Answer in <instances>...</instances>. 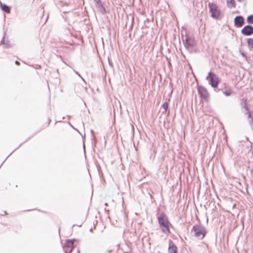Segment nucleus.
<instances>
[{
  "label": "nucleus",
  "instance_id": "obj_1",
  "mask_svg": "<svg viewBox=\"0 0 253 253\" xmlns=\"http://www.w3.org/2000/svg\"><path fill=\"white\" fill-rule=\"evenodd\" d=\"M158 223L162 232L166 234H169L170 233L169 226L172 225L169 222L168 216L165 212H161L157 216Z\"/></svg>",
  "mask_w": 253,
  "mask_h": 253
},
{
  "label": "nucleus",
  "instance_id": "obj_22",
  "mask_svg": "<svg viewBox=\"0 0 253 253\" xmlns=\"http://www.w3.org/2000/svg\"><path fill=\"white\" fill-rule=\"evenodd\" d=\"M74 71L75 72V73L79 76L80 77L82 80L84 82H85V80L84 79V78L81 76V75L79 73V72L76 71L75 70H74Z\"/></svg>",
  "mask_w": 253,
  "mask_h": 253
},
{
  "label": "nucleus",
  "instance_id": "obj_9",
  "mask_svg": "<svg viewBox=\"0 0 253 253\" xmlns=\"http://www.w3.org/2000/svg\"><path fill=\"white\" fill-rule=\"evenodd\" d=\"M241 32L245 36H250L253 34V27L250 25H246L241 30Z\"/></svg>",
  "mask_w": 253,
  "mask_h": 253
},
{
  "label": "nucleus",
  "instance_id": "obj_30",
  "mask_svg": "<svg viewBox=\"0 0 253 253\" xmlns=\"http://www.w3.org/2000/svg\"><path fill=\"white\" fill-rule=\"evenodd\" d=\"M77 253H80V251H79V249H78V251H77Z\"/></svg>",
  "mask_w": 253,
  "mask_h": 253
},
{
  "label": "nucleus",
  "instance_id": "obj_11",
  "mask_svg": "<svg viewBox=\"0 0 253 253\" xmlns=\"http://www.w3.org/2000/svg\"><path fill=\"white\" fill-rule=\"evenodd\" d=\"M240 106L242 108L245 109L246 111H248L249 108L247 106V99L246 98H243L241 99Z\"/></svg>",
  "mask_w": 253,
  "mask_h": 253
},
{
  "label": "nucleus",
  "instance_id": "obj_19",
  "mask_svg": "<svg viewBox=\"0 0 253 253\" xmlns=\"http://www.w3.org/2000/svg\"><path fill=\"white\" fill-rule=\"evenodd\" d=\"M98 8H99V11L102 14H104L106 13V11L103 5H102V6H100Z\"/></svg>",
  "mask_w": 253,
  "mask_h": 253
},
{
  "label": "nucleus",
  "instance_id": "obj_33",
  "mask_svg": "<svg viewBox=\"0 0 253 253\" xmlns=\"http://www.w3.org/2000/svg\"><path fill=\"white\" fill-rule=\"evenodd\" d=\"M246 139H247V140H248V139H249L248 137H246Z\"/></svg>",
  "mask_w": 253,
  "mask_h": 253
},
{
  "label": "nucleus",
  "instance_id": "obj_3",
  "mask_svg": "<svg viewBox=\"0 0 253 253\" xmlns=\"http://www.w3.org/2000/svg\"><path fill=\"white\" fill-rule=\"evenodd\" d=\"M209 11L211 13V17L215 19H218L221 15V11L218 8L217 4L215 3L209 2L208 3Z\"/></svg>",
  "mask_w": 253,
  "mask_h": 253
},
{
  "label": "nucleus",
  "instance_id": "obj_10",
  "mask_svg": "<svg viewBox=\"0 0 253 253\" xmlns=\"http://www.w3.org/2000/svg\"><path fill=\"white\" fill-rule=\"evenodd\" d=\"M169 253H177V248L172 241L169 240Z\"/></svg>",
  "mask_w": 253,
  "mask_h": 253
},
{
  "label": "nucleus",
  "instance_id": "obj_7",
  "mask_svg": "<svg viewBox=\"0 0 253 253\" xmlns=\"http://www.w3.org/2000/svg\"><path fill=\"white\" fill-rule=\"evenodd\" d=\"M183 44L187 48H192L195 46V41L194 39L188 35L185 36V39L183 40Z\"/></svg>",
  "mask_w": 253,
  "mask_h": 253
},
{
  "label": "nucleus",
  "instance_id": "obj_15",
  "mask_svg": "<svg viewBox=\"0 0 253 253\" xmlns=\"http://www.w3.org/2000/svg\"><path fill=\"white\" fill-rule=\"evenodd\" d=\"M247 22L249 24H253V14L250 15L247 17Z\"/></svg>",
  "mask_w": 253,
  "mask_h": 253
},
{
  "label": "nucleus",
  "instance_id": "obj_4",
  "mask_svg": "<svg viewBox=\"0 0 253 253\" xmlns=\"http://www.w3.org/2000/svg\"><path fill=\"white\" fill-rule=\"evenodd\" d=\"M206 79L209 81V84L213 88L216 87L219 83V79L217 76L213 72L210 71Z\"/></svg>",
  "mask_w": 253,
  "mask_h": 253
},
{
  "label": "nucleus",
  "instance_id": "obj_8",
  "mask_svg": "<svg viewBox=\"0 0 253 253\" xmlns=\"http://www.w3.org/2000/svg\"><path fill=\"white\" fill-rule=\"evenodd\" d=\"M234 26L237 28L242 27L245 23V20L243 16H236L234 19Z\"/></svg>",
  "mask_w": 253,
  "mask_h": 253
},
{
  "label": "nucleus",
  "instance_id": "obj_24",
  "mask_svg": "<svg viewBox=\"0 0 253 253\" xmlns=\"http://www.w3.org/2000/svg\"><path fill=\"white\" fill-rule=\"evenodd\" d=\"M15 64L17 65H20V62H18V61H15Z\"/></svg>",
  "mask_w": 253,
  "mask_h": 253
},
{
  "label": "nucleus",
  "instance_id": "obj_31",
  "mask_svg": "<svg viewBox=\"0 0 253 253\" xmlns=\"http://www.w3.org/2000/svg\"><path fill=\"white\" fill-rule=\"evenodd\" d=\"M242 55L243 56H245V55H244V53H242Z\"/></svg>",
  "mask_w": 253,
  "mask_h": 253
},
{
  "label": "nucleus",
  "instance_id": "obj_14",
  "mask_svg": "<svg viewBox=\"0 0 253 253\" xmlns=\"http://www.w3.org/2000/svg\"><path fill=\"white\" fill-rule=\"evenodd\" d=\"M247 43L250 50L253 49V39L249 38L248 40Z\"/></svg>",
  "mask_w": 253,
  "mask_h": 253
},
{
  "label": "nucleus",
  "instance_id": "obj_21",
  "mask_svg": "<svg viewBox=\"0 0 253 253\" xmlns=\"http://www.w3.org/2000/svg\"><path fill=\"white\" fill-rule=\"evenodd\" d=\"M249 124L250 126H251L252 129L253 130V117L251 118L250 120H249Z\"/></svg>",
  "mask_w": 253,
  "mask_h": 253
},
{
  "label": "nucleus",
  "instance_id": "obj_27",
  "mask_svg": "<svg viewBox=\"0 0 253 253\" xmlns=\"http://www.w3.org/2000/svg\"><path fill=\"white\" fill-rule=\"evenodd\" d=\"M90 232H92V231H93V229L92 228H91L89 230Z\"/></svg>",
  "mask_w": 253,
  "mask_h": 253
},
{
  "label": "nucleus",
  "instance_id": "obj_5",
  "mask_svg": "<svg viewBox=\"0 0 253 253\" xmlns=\"http://www.w3.org/2000/svg\"><path fill=\"white\" fill-rule=\"evenodd\" d=\"M198 93L200 97L204 99L205 101H208L209 98V94L207 89L203 86L200 85L198 86Z\"/></svg>",
  "mask_w": 253,
  "mask_h": 253
},
{
  "label": "nucleus",
  "instance_id": "obj_6",
  "mask_svg": "<svg viewBox=\"0 0 253 253\" xmlns=\"http://www.w3.org/2000/svg\"><path fill=\"white\" fill-rule=\"evenodd\" d=\"M76 239L67 240L63 246L65 253H71L74 248V243Z\"/></svg>",
  "mask_w": 253,
  "mask_h": 253
},
{
  "label": "nucleus",
  "instance_id": "obj_23",
  "mask_svg": "<svg viewBox=\"0 0 253 253\" xmlns=\"http://www.w3.org/2000/svg\"><path fill=\"white\" fill-rule=\"evenodd\" d=\"M4 37H3L1 42H0V43H4Z\"/></svg>",
  "mask_w": 253,
  "mask_h": 253
},
{
  "label": "nucleus",
  "instance_id": "obj_13",
  "mask_svg": "<svg viewBox=\"0 0 253 253\" xmlns=\"http://www.w3.org/2000/svg\"><path fill=\"white\" fill-rule=\"evenodd\" d=\"M227 5L229 8L235 7L236 5L235 0H227Z\"/></svg>",
  "mask_w": 253,
  "mask_h": 253
},
{
  "label": "nucleus",
  "instance_id": "obj_34",
  "mask_svg": "<svg viewBox=\"0 0 253 253\" xmlns=\"http://www.w3.org/2000/svg\"><path fill=\"white\" fill-rule=\"evenodd\" d=\"M105 205L106 206H107V205H108V204H107V203H105Z\"/></svg>",
  "mask_w": 253,
  "mask_h": 253
},
{
  "label": "nucleus",
  "instance_id": "obj_16",
  "mask_svg": "<svg viewBox=\"0 0 253 253\" xmlns=\"http://www.w3.org/2000/svg\"><path fill=\"white\" fill-rule=\"evenodd\" d=\"M169 103L167 102H165L162 105V107L164 110V111H163V113H166L168 109Z\"/></svg>",
  "mask_w": 253,
  "mask_h": 253
},
{
  "label": "nucleus",
  "instance_id": "obj_25",
  "mask_svg": "<svg viewBox=\"0 0 253 253\" xmlns=\"http://www.w3.org/2000/svg\"><path fill=\"white\" fill-rule=\"evenodd\" d=\"M239 12H239V11H238V10H236V11H235V12H234L233 13H239Z\"/></svg>",
  "mask_w": 253,
  "mask_h": 253
},
{
  "label": "nucleus",
  "instance_id": "obj_35",
  "mask_svg": "<svg viewBox=\"0 0 253 253\" xmlns=\"http://www.w3.org/2000/svg\"><path fill=\"white\" fill-rule=\"evenodd\" d=\"M130 252H126V253H129Z\"/></svg>",
  "mask_w": 253,
  "mask_h": 253
},
{
  "label": "nucleus",
  "instance_id": "obj_29",
  "mask_svg": "<svg viewBox=\"0 0 253 253\" xmlns=\"http://www.w3.org/2000/svg\"><path fill=\"white\" fill-rule=\"evenodd\" d=\"M91 132L92 134H93V131L92 130H91Z\"/></svg>",
  "mask_w": 253,
  "mask_h": 253
},
{
  "label": "nucleus",
  "instance_id": "obj_20",
  "mask_svg": "<svg viewBox=\"0 0 253 253\" xmlns=\"http://www.w3.org/2000/svg\"><path fill=\"white\" fill-rule=\"evenodd\" d=\"M95 1L96 6L98 7L100 6H102L103 5V4L101 1V0H94Z\"/></svg>",
  "mask_w": 253,
  "mask_h": 253
},
{
  "label": "nucleus",
  "instance_id": "obj_18",
  "mask_svg": "<svg viewBox=\"0 0 253 253\" xmlns=\"http://www.w3.org/2000/svg\"><path fill=\"white\" fill-rule=\"evenodd\" d=\"M223 93L226 96H229L231 95V94L232 93V91L231 90L229 89L228 90L223 91Z\"/></svg>",
  "mask_w": 253,
  "mask_h": 253
},
{
  "label": "nucleus",
  "instance_id": "obj_26",
  "mask_svg": "<svg viewBox=\"0 0 253 253\" xmlns=\"http://www.w3.org/2000/svg\"><path fill=\"white\" fill-rule=\"evenodd\" d=\"M237 1H239V2H241L244 1L245 0H237Z\"/></svg>",
  "mask_w": 253,
  "mask_h": 253
},
{
  "label": "nucleus",
  "instance_id": "obj_32",
  "mask_svg": "<svg viewBox=\"0 0 253 253\" xmlns=\"http://www.w3.org/2000/svg\"><path fill=\"white\" fill-rule=\"evenodd\" d=\"M4 213L5 214H6V211H4Z\"/></svg>",
  "mask_w": 253,
  "mask_h": 253
},
{
  "label": "nucleus",
  "instance_id": "obj_12",
  "mask_svg": "<svg viewBox=\"0 0 253 253\" xmlns=\"http://www.w3.org/2000/svg\"><path fill=\"white\" fill-rule=\"evenodd\" d=\"M0 7L1 9L4 12L8 13L10 11V7L6 4L2 3L1 2H0Z\"/></svg>",
  "mask_w": 253,
  "mask_h": 253
},
{
  "label": "nucleus",
  "instance_id": "obj_28",
  "mask_svg": "<svg viewBox=\"0 0 253 253\" xmlns=\"http://www.w3.org/2000/svg\"><path fill=\"white\" fill-rule=\"evenodd\" d=\"M50 122H51V120L49 118L48 119V124H49Z\"/></svg>",
  "mask_w": 253,
  "mask_h": 253
},
{
  "label": "nucleus",
  "instance_id": "obj_17",
  "mask_svg": "<svg viewBox=\"0 0 253 253\" xmlns=\"http://www.w3.org/2000/svg\"><path fill=\"white\" fill-rule=\"evenodd\" d=\"M247 112H246V114L248 115V119H251L252 118H253V113H252V111H249L248 110V111H246Z\"/></svg>",
  "mask_w": 253,
  "mask_h": 253
},
{
  "label": "nucleus",
  "instance_id": "obj_2",
  "mask_svg": "<svg viewBox=\"0 0 253 253\" xmlns=\"http://www.w3.org/2000/svg\"><path fill=\"white\" fill-rule=\"evenodd\" d=\"M191 232L195 237L203 239L207 233V230L203 226L196 224L192 227Z\"/></svg>",
  "mask_w": 253,
  "mask_h": 253
}]
</instances>
